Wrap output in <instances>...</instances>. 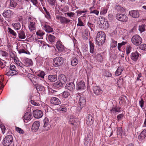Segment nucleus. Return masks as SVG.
<instances>
[{
	"instance_id": "ddd939ff",
	"label": "nucleus",
	"mask_w": 146,
	"mask_h": 146,
	"mask_svg": "<svg viewBox=\"0 0 146 146\" xmlns=\"http://www.w3.org/2000/svg\"><path fill=\"white\" fill-rule=\"evenodd\" d=\"M140 54L137 51L133 52L131 54V59L134 61H136Z\"/></svg>"
},
{
	"instance_id": "f704fd0d",
	"label": "nucleus",
	"mask_w": 146,
	"mask_h": 146,
	"mask_svg": "<svg viewBox=\"0 0 146 146\" xmlns=\"http://www.w3.org/2000/svg\"><path fill=\"white\" fill-rule=\"evenodd\" d=\"M12 26H13L14 29L17 30H19L21 28V26L20 23H17L12 24Z\"/></svg>"
},
{
	"instance_id": "13d9d810",
	"label": "nucleus",
	"mask_w": 146,
	"mask_h": 146,
	"mask_svg": "<svg viewBox=\"0 0 146 146\" xmlns=\"http://www.w3.org/2000/svg\"><path fill=\"white\" fill-rule=\"evenodd\" d=\"M139 48L141 50L146 51V44H143L140 45Z\"/></svg>"
},
{
	"instance_id": "6e6552de",
	"label": "nucleus",
	"mask_w": 146,
	"mask_h": 146,
	"mask_svg": "<svg viewBox=\"0 0 146 146\" xmlns=\"http://www.w3.org/2000/svg\"><path fill=\"white\" fill-rule=\"evenodd\" d=\"M115 17L117 19L122 22H127L128 18L125 14L121 13H118L116 14Z\"/></svg>"
},
{
	"instance_id": "49530a36",
	"label": "nucleus",
	"mask_w": 146,
	"mask_h": 146,
	"mask_svg": "<svg viewBox=\"0 0 146 146\" xmlns=\"http://www.w3.org/2000/svg\"><path fill=\"white\" fill-rule=\"evenodd\" d=\"M117 45V42L116 41L112 39L111 43V47L114 48L116 47Z\"/></svg>"
},
{
	"instance_id": "c03bdc74",
	"label": "nucleus",
	"mask_w": 146,
	"mask_h": 146,
	"mask_svg": "<svg viewBox=\"0 0 146 146\" xmlns=\"http://www.w3.org/2000/svg\"><path fill=\"white\" fill-rule=\"evenodd\" d=\"M85 140L87 142L90 141L91 142L92 140V135L91 134L89 133L86 137Z\"/></svg>"
},
{
	"instance_id": "8fccbe9b",
	"label": "nucleus",
	"mask_w": 146,
	"mask_h": 146,
	"mask_svg": "<svg viewBox=\"0 0 146 146\" xmlns=\"http://www.w3.org/2000/svg\"><path fill=\"white\" fill-rule=\"evenodd\" d=\"M36 34L37 36H40V38H42L43 37V35L44 34V33L40 31H39L36 32Z\"/></svg>"
},
{
	"instance_id": "b1692460",
	"label": "nucleus",
	"mask_w": 146,
	"mask_h": 146,
	"mask_svg": "<svg viewBox=\"0 0 146 146\" xmlns=\"http://www.w3.org/2000/svg\"><path fill=\"white\" fill-rule=\"evenodd\" d=\"M90 44V52L91 53L94 54L95 53V50L94 49V45L93 43H92L91 41H89Z\"/></svg>"
},
{
	"instance_id": "6e6d98bb",
	"label": "nucleus",
	"mask_w": 146,
	"mask_h": 146,
	"mask_svg": "<svg viewBox=\"0 0 146 146\" xmlns=\"http://www.w3.org/2000/svg\"><path fill=\"white\" fill-rule=\"evenodd\" d=\"M126 42H125L123 41L121 43H118L117 45V47L118 49L119 50H120V48L121 47V46L123 45H125Z\"/></svg>"
},
{
	"instance_id": "dca6fc26",
	"label": "nucleus",
	"mask_w": 146,
	"mask_h": 146,
	"mask_svg": "<svg viewBox=\"0 0 146 146\" xmlns=\"http://www.w3.org/2000/svg\"><path fill=\"white\" fill-rule=\"evenodd\" d=\"M93 90L94 93L96 95H99L102 93V91L99 86L93 87Z\"/></svg>"
},
{
	"instance_id": "6ab92c4d",
	"label": "nucleus",
	"mask_w": 146,
	"mask_h": 146,
	"mask_svg": "<svg viewBox=\"0 0 146 146\" xmlns=\"http://www.w3.org/2000/svg\"><path fill=\"white\" fill-rule=\"evenodd\" d=\"M65 88L70 91H72L75 89V86L73 82H70L66 84Z\"/></svg>"
},
{
	"instance_id": "c85d7f7f",
	"label": "nucleus",
	"mask_w": 146,
	"mask_h": 146,
	"mask_svg": "<svg viewBox=\"0 0 146 146\" xmlns=\"http://www.w3.org/2000/svg\"><path fill=\"white\" fill-rule=\"evenodd\" d=\"M43 27L45 31L47 32L50 33L53 31L52 28L48 25H45Z\"/></svg>"
},
{
	"instance_id": "4c0bfd02",
	"label": "nucleus",
	"mask_w": 146,
	"mask_h": 146,
	"mask_svg": "<svg viewBox=\"0 0 146 146\" xmlns=\"http://www.w3.org/2000/svg\"><path fill=\"white\" fill-rule=\"evenodd\" d=\"M127 99V97L125 96H122L121 97L119 100V103L123 105H125L126 103L125 100Z\"/></svg>"
},
{
	"instance_id": "aec40b11",
	"label": "nucleus",
	"mask_w": 146,
	"mask_h": 146,
	"mask_svg": "<svg viewBox=\"0 0 146 146\" xmlns=\"http://www.w3.org/2000/svg\"><path fill=\"white\" fill-rule=\"evenodd\" d=\"M60 82L62 84L65 83L67 80V78L64 74L60 75L58 78Z\"/></svg>"
},
{
	"instance_id": "a211bd4d",
	"label": "nucleus",
	"mask_w": 146,
	"mask_h": 146,
	"mask_svg": "<svg viewBox=\"0 0 146 146\" xmlns=\"http://www.w3.org/2000/svg\"><path fill=\"white\" fill-rule=\"evenodd\" d=\"M40 122L38 121H35L33 123L32 130L33 131H36L38 129L40 126Z\"/></svg>"
},
{
	"instance_id": "2f4dec72",
	"label": "nucleus",
	"mask_w": 146,
	"mask_h": 146,
	"mask_svg": "<svg viewBox=\"0 0 146 146\" xmlns=\"http://www.w3.org/2000/svg\"><path fill=\"white\" fill-rule=\"evenodd\" d=\"M64 14L66 17V15H67L71 19H73V18L74 17V16L75 15V13L72 12H68L65 13Z\"/></svg>"
},
{
	"instance_id": "f8f14e48",
	"label": "nucleus",
	"mask_w": 146,
	"mask_h": 146,
	"mask_svg": "<svg viewBox=\"0 0 146 146\" xmlns=\"http://www.w3.org/2000/svg\"><path fill=\"white\" fill-rule=\"evenodd\" d=\"M86 104L85 98L84 96H80L79 98V104L80 106V110Z\"/></svg>"
},
{
	"instance_id": "393cba45",
	"label": "nucleus",
	"mask_w": 146,
	"mask_h": 146,
	"mask_svg": "<svg viewBox=\"0 0 146 146\" xmlns=\"http://www.w3.org/2000/svg\"><path fill=\"white\" fill-rule=\"evenodd\" d=\"M104 22L103 23V24L104 28L105 29H107L109 27V24L108 21H105V19H103L101 21V23L102 24V22Z\"/></svg>"
},
{
	"instance_id": "39448f33",
	"label": "nucleus",
	"mask_w": 146,
	"mask_h": 146,
	"mask_svg": "<svg viewBox=\"0 0 146 146\" xmlns=\"http://www.w3.org/2000/svg\"><path fill=\"white\" fill-rule=\"evenodd\" d=\"M131 41L134 45H138L142 43V39L138 35H135L132 38Z\"/></svg>"
},
{
	"instance_id": "e2e57ef3",
	"label": "nucleus",
	"mask_w": 146,
	"mask_h": 146,
	"mask_svg": "<svg viewBox=\"0 0 146 146\" xmlns=\"http://www.w3.org/2000/svg\"><path fill=\"white\" fill-rule=\"evenodd\" d=\"M16 53L14 52H11L10 53V56L11 58H14L16 57Z\"/></svg>"
},
{
	"instance_id": "f3484780",
	"label": "nucleus",
	"mask_w": 146,
	"mask_h": 146,
	"mask_svg": "<svg viewBox=\"0 0 146 146\" xmlns=\"http://www.w3.org/2000/svg\"><path fill=\"white\" fill-rule=\"evenodd\" d=\"M56 48L60 52H62L64 50V47L60 41H58L56 44Z\"/></svg>"
},
{
	"instance_id": "4468645a",
	"label": "nucleus",
	"mask_w": 146,
	"mask_h": 146,
	"mask_svg": "<svg viewBox=\"0 0 146 146\" xmlns=\"http://www.w3.org/2000/svg\"><path fill=\"white\" fill-rule=\"evenodd\" d=\"M139 140L142 141L146 139V129H144L138 137Z\"/></svg>"
},
{
	"instance_id": "680f3d73",
	"label": "nucleus",
	"mask_w": 146,
	"mask_h": 146,
	"mask_svg": "<svg viewBox=\"0 0 146 146\" xmlns=\"http://www.w3.org/2000/svg\"><path fill=\"white\" fill-rule=\"evenodd\" d=\"M124 117V115L123 114H120L118 115L117 116V118L118 121L121 120Z\"/></svg>"
},
{
	"instance_id": "bf43d9fd",
	"label": "nucleus",
	"mask_w": 146,
	"mask_h": 146,
	"mask_svg": "<svg viewBox=\"0 0 146 146\" xmlns=\"http://www.w3.org/2000/svg\"><path fill=\"white\" fill-rule=\"evenodd\" d=\"M107 9H106L103 8L100 12V15H104L107 13Z\"/></svg>"
},
{
	"instance_id": "603ef678",
	"label": "nucleus",
	"mask_w": 146,
	"mask_h": 146,
	"mask_svg": "<svg viewBox=\"0 0 146 146\" xmlns=\"http://www.w3.org/2000/svg\"><path fill=\"white\" fill-rule=\"evenodd\" d=\"M139 30L140 33L145 31V28L144 25H142L139 26Z\"/></svg>"
},
{
	"instance_id": "4be33fe9",
	"label": "nucleus",
	"mask_w": 146,
	"mask_h": 146,
	"mask_svg": "<svg viewBox=\"0 0 146 146\" xmlns=\"http://www.w3.org/2000/svg\"><path fill=\"white\" fill-rule=\"evenodd\" d=\"M32 117V116L31 113L27 112L25 114L23 118L24 120H30Z\"/></svg>"
},
{
	"instance_id": "c756f323",
	"label": "nucleus",
	"mask_w": 146,
	"mask_h": 146,
	"mask_svg": "<svg viewBox=\"0 0 146 146\" xmlns=\"http://www.w3.org/2000/svg\"><path fill=\"white\" fill-rule=\"evenodd\" d=\"M36 88L38 92L40 91L42 93H43L45 91L44 87L43 86L39 84L37 85L36 86Z\"/></svg>"
},
{
	"instance_id": "1a4fd4ad",
	"label": "nucleus",
	"mask_w": 146,
	"mask_h": 146,
	"mask_svg": "<svg viewBox=\"0 0 146 146\" xmlns=\"http://www.w3.org/2000/svg\"><path fill=\"white\" fill-rule=\"evenodd\" d=\"M33 113L34 117L36 118H40L43 115L42 111L38 110L34 111Z\"/></svg>"
},
{
	"instance_id": "423d86ee",
	"label": "nucleus",
	"mask_w": 146,
	"mask_h": 146,
	"mask_svg": "<svg viewBox=\"0 0 146 146\" xmlns=\"http://www.w3.org/2000/svg\"><path fill=\"white\" fill-rule=\"evenodd\" d=\"M36 21V20L35 19H33L29 21L28 28L30 31H32L35 29Z\"/></svg>"
},
{
	"instance_id": "7c9ffc66",
	"label": "nucleus",
	"mask_w": 146,
	"mask_h": 146,
	"mask_svg": "<svg viewBox=\"0 0 146 146\" xmlns=\"http://www.w3.org/2000/svg\"><path fill=\"white\" fill-rule=\"evenodd\" d=\"M62 85L63 84L60 82H57L54 83L53 86L56 88H60L62 86Z\"/></svg>"
},
{
	"instance_id": "ea45409f",
	"label": "nucleus",
	"mask_w": 146,
	"mask_h": 146,
	"mask_svg": "<svg viewBox=\"0 0 146 146\" xmlns=\"http://www.w3.org/2000/svg\"><path fill=\"white\" fill-rule=\"evenodd\" d=\"M48 38L49 41L50 42H53L55 41V37L53 35H49Z\"/></svg>"
},
{
	"instance_id": "09e8293b",
	"label": "nucleus",
	"mask_w": 146,
	"mask_h": 146,
	"mask_svg": "<svg viewBox=\"0 0 146 146\" xmlns=\"http://www.w3.org/2000/svg\"><path fill=\"white\" fill-rule=\"evenodd\" d=\"M70 93L68 91H64L62 94L63 97L67 98L70 95Z\"/></svg>"
},
{
	"instance_id": "bb28decb",
	"label": "nucleus",
	"mask_w": 146,
	"mask_h": 146,
	"mask_svg": "<svg viewBox=\"0 0 146 146\" xmlns=\"http://www.w3.org/2000/svg\"><path fill=\"white\" fill-rule=\"evenodd\" d=\"M57 79V77L55 75H49L48 77V80L51 82H54Z\"/></svg>"
},
{
	"instance_id": "72a5a7b5",
	"label": "nucleus",
	"mask_w": 146,
	"mask_h": 146,
	"mask_svg": "<svg viewBox=\"0 0 146 146\" xmlns=\"http://www.w3.org/2000/svg\"><path fill=\"white\" fill-rule=\"evenodd\" d=\"M10 3L9 4V7L10 8H15L17 5V3L14 1V0H10Z\"/></svg>"
},
{
	"instance_id": "f03ea898",
	"label": "nucleus",
	"mask_w": 146,
	"mask_h": 146,
	"mask_svg": "<svg viewBox=\"0 0 146 146\" xmlns=\"http://www.w3.org/2000/svg\"><path fill=\"white\" fill-rule=\"evenodd\" d=\"M56 18L57 20L60 21L61 24H67L69 23L71 24L72 23V20L69 19L65 17H63L60 14L56 15Z\"/></svg>"
},
{
	"instance_id": "5701e85b",
	"label": "nucleus",
	"mask_w": 146,
	"mask_h": 146,
	"mask_svg": "<svg viewBox=\"0 0 146 146\" xmlns=\"http://www.w3.org/2000/svg\"><path fill=\"white\" fill-rule=\"evenodd\" d=\"M83 17H86L85 14H84L83 16H81L78 18V23L77 24L78 26L82 27L84 26V23L82 21V18Z\"/></svg>"
},
{
	"instance_id": "4d7b16f0",
	"label": "nucleus",
	"mask_w": 146,
	"mask_h": 146,
	"mask_svg": "<svg viewBox=\"0 0 146 146\" xmlns=\"http://www.w3.org/2000/svg\"><path fill=\"white\" fill-rule=\"evenodd\" d=\"M45 75L44 72L42 71H40V72L37 74V76L41 78H43Z\"/></svg>"
},
{
	"instance_id": "37998d69",
	"label": "nucleus",
	"mask_w": 146,
	"mask_h": 146,
	"mask_svg": "<svg viewBox=\"0 0 146 146\" xmlns=\"http://www.w3.org/2000/svg\"><path fill=\"white\" fill-rule=\"evenodd\" d=\"M115 9L118 12H123L124 11V9L119 5H116L115 6Z\"/></svg>"
},
{
	"instance_id": "de8ad7c7",
	"label": "nucleus",
	"mask_w": 146,
	"mask_h": 146,
	"mask_svg": "<svg viewBox=\"0 0 146 146\" xmlns=\"http://www.w3.org/2000/svg\"><path fill=\"white\" fill-rule=\"evenodd\" d=\"M58 110L59 111L66 112V107L64 106H61L58 108Z\"/></svg>"
},
{
	"instance_id": "5fc2aeb1",
	"label": "nucleus",
	"mask_w": 146,
	"mask_h": 146,
	"mask_svg": "<svg viewBox=\"0 0 146 146\" xmlns=\"http://www.w3.org/2000/svg\"><path fill=\"white\" fill-rule=\"evenodd\" d=\"M132 47L130 46H127L126 48V53L127 54H129L131 50Z\"/></svg>"
},
{
	"instance_id": "9b49d317",
	"label": "nucleus",
	"mask_w": 146,
	"mask_h": 146,
	"mask_svg": "<svg viewBox=\"0 0 146 146\" xmlns=\"http://www.w3.org/2000/svg\"><path fill=\"white\" fill-rule=\"evenodd\" d=\"M50 102L52 104L55 105H59L61 103V101L58 98L53 97H51Z\"/></svg>"
},
{
	"instance_id": "79ce46f5",
	"label": "nucleus",
	"mask_w": 146,
	"mask_h": 146,
	"mask_svg": "<svg viewBox=\"0 0 146 146\" xmlns=\"http://www.w3.org/2000/svg\"><path fill=\"white\" fill-rule=\"evenodd\" d=\"M37 78H38L37 77H34L31 80L33 84L35 86H36L37 85H38V84H37L38 82Z\"/></svg>"
},
{
	"instance_id": "58836bf2",
	"label": "nucleus",
	"mask_w": 146,
	"mask_h": 146,
	"mask_svg": "<svg viewBox=\"0 0 146 146\" xmlns=\"http://www.w3.org/2000/svg\"><path fill=\"white\" fill-rule=\"evenodd\" d=\"M78 63V60L76 58H73L72 59L71 64L73 66H76Z\"/></svg>"
},
{
	"instance_id": "2eb2a0df",
	"label": "nucleus",
	"mask_w": 146,
	"mask_h": 146,
	"mask_svg": "<svg viewBox=\"0 0 146 146\" xmlns=\"http://www.w3.org/2000/svg\"><path fill=\"white\" fill-rule=\"evenodd\" d=\"M85 88V84L83 81H81L77 84L76 88L78 90H84Z\"/></svg>"
},
{
	"instance_id": "69168bd1",
	"label": "nucleus",
	"mask_w": 146,
	"mask_h": 146,
	"mask_svg": "<svg viewBox=\"0 0 146 146\" xmlns=\"http://www.w3.org/2000/svg\"><path fill=\"white\" fill-rule=\"evenodd\" d=\"M75 119L74 118H70V123L72 125H74L75 124Z\"/></svg>"
},
{
	"instance_id": "3c124183",
	"label": "nucleus",
	"mask_w": 146,
	"mask_h": 146,
	"mask_svg": "<svg viewBox=\"0 0 146 146\" xmlns=\"http://www.w3.org/2000/svg\"><path fill=\"white\" fill-rule=\"evenodd\" d=\"M117 134L118 135H121L123 134V132L122 131L121 127H118L117 130Z\"/></svg>"
},
{
	"instance_id": "774afa93",
	"label": "nucleus",
	"mask_w": 146,
	"mask_h": 146,
	"mask_svg": "<svg viewBox=\"0 0 146 146\" xmlns=\"http://www.w3.org/2000/svg\"><path fill=\"white\" fill-rule=\"evenodd\" d=\"M105 76L107 77H110L111 76L112 74L109 72L106 71L105 73Z\"/></svg>"
},
{
	"instance_id": "473e14b6",
	"label": "nucleus",
	"mask_w": 146,
	"mask_h": 146,
	"mask_svg": "<svg viewBox=\"0 0 146 146\" xmlns=\"http://www.w3.org/2000/svg\"><path fill=\"white\" fill-rule=\"evenodd\" d=\"M123 68L122 67H119L115 72V75L117 76L120 75L121 74V73L123 71Z\"/></svg>"
},
{
	"instance_id": "864d4df0",
	"label": "nucleus",
	"mask_w": 146,
	"mask_h": 146,
	"mask_svg": "<svg viewBox=\"0 0 146 146\" xmlns=\"http://www.w3.org/2000/svg\"><path fill=\"white\" fill-rule=\"evenodd\" d=\"M49 4L51 6H54L56 3V0H48Z\"/></svg>"
},
{
	"instance_id": "cd10ccee",
	"label": "nucleus",
	"mask_w": 146,
	"mask_h": 146,
	"mask_svg": "<svg viewBox=\"0 0 146 146\" xmlns=\"http://www.w3.org/2000/svg\"><path fill=\"white\" fill-rule=\"evenodd\" d=\"M19 37L21 39H24L26 37V36L24 31L21 30L18 32Z\"/></svg>"
},
{
	"instance_id": "052dcab7",
	"label": "nucleus",
	"mask_w": 146,
	"mask_h": 146,
	"mask_svg": "<svg viewBox=\"0 0 146 146\" xmlns=\"http://www.w3.org/2000/svg\"><path fill=\"white\" fill-rule=\"evenodd\" d=\"M18 52L19 54H21V53H25L26 54H28V52H27V51H25V50H24L23 49H19L18 50ZM28 53H29V52H28Z\"/></svg>"
},
{
	"instance_id": "338daca9",
	"label": "nucleus",
	"mask_w": 146,
	"mask_h": 146,
	"mask_svg": "<svg viewBox=\"0 0 146 146\" xmlns=\"http://www.w3.org/2000/svg\"><path fill=\"white\" fill-rule=\"evenodd\" d=\"M97 60L100 62L102 61L103 60L102 57L100 54H98L97 55Z\"/></svg>"
},
{
	"instance_id": "a18cd8bd",
	"label": "nucleus",
	"mask_w": 146,
	"mask_h": 146,
	"mask_svg": "<svg viewBox=\"0 0 146 146\" xmlns=\"http://www.w3.org/2000/svg\"><path fill=\"white\" fill-rule=\"evenodd\" d=\"M86 121L87 122L90 123L89 124H91L92 123L93 121V118L91 115H89L88 118L86 120Z\"/></svg>"
},
{
	"instance_id": "9d476101",
	"label": "nucleus",
	"mask_w": 146,
	"mask_h": 146,
	"mask_svg": "<svg viewBox=\"0 0 146 146\" xmlns=\"http://www.w3.org/2000/svg\"><path fill=\"white\" fill-rule=\"evenodd\" d=\"M129 14L131 16L134 18H138L139 16V13L138 10L129 11Z\"/></svg>"
},
{
	"instance_id": "7ed1b4c3",
	"label": "nucleus",
	"mask_w": 146,
	"mask_h": 146,
	"mask_svg": "<svg viewBox=\"0 0 146 146\" xmlns=\"http://www.w3.org/2000/svg\"><path fill=\"white\" fill-rule=\"evenodd\" d=\"M64 62V58L62 57L57 56L53 60V65L56 67H58L63 64Z\"/></svg>"
},
{
	"instance_id": "20e7f679",
	"label": "nucleus",
	"mask_w": 146,
	"mask_h": 146,
	"mask_svg": "<svg viewBox=\"0 0 146 146\" xmlns=\"http://www.w3.org/2000/svg\"><path fill=\"white\" fill-rule=\"evenodd\" d=\"M13 141V137L12 135H7L3 140V143L4 146H9Z\"/></svg>"
},
{
	"instance_id": "e433bc0d",
	"label": "nucleus",
	"mask_w": 146,
	"mask_h": 146,
	"mask_svg": "<svg viewBox=\"0 0 146 146\" xmlns=\"http://www.w3.org/2000/svg\"><path fill=\"white\" fill-rule=\"evenodd\" d=\"M8 31L13 36V38H15L17 35L16 33L10 28H8Z\"/></svg>"
},
{
	"instance_id": "f257e3e1",
	"label": "nucleus",
	"mask_w": 146,
	"mask_h": 146,
	"mask_svg": "<svg viewBox=\"0 0 146 146\" xmlns=\"http://www.w3.org/2000/svg\"><path fill=\"white\" fill-rule=\"evenodd\" d=\"M105 40L106 35L102 31L99 32L96 38L97 44L99 46L102 45L104 43Z\"/></svg>"
},
{
	"instance_id": "a878e982",
	"label": "nucleus",
	"mask_w": 146,
	"mask_h": 146,
	"mask_svg": "<svg viewBox=\"0 0 146 146\" xmlns=\"http://www.w3.org/2000/svg\"><path fill=\"white\" fill-rule=\"evenodd\" d=\"M24 63L26 66H29L32 65V60L29 58H26L24 60Z\"/></svg>"
},
{
	"instance_id": "412c9836",
	"label": "nucleus",
	"mask_w": 146,
	"mask_h": 146,
	"mask_svg": "<svg viewBox=\"0 0 146 146\" xmlns=\"http://www.w3.org/2000/svg\"><path fill=\"white\" fill-rule=\"evenodd\" d=\"M13 15V13L10 10L5 11L3 13V15L4 17L9 18Z\"/></svg>"
},
{
	"instance_id": "a19ab883",
	"label": "nucleus",
	"mask_w": 146,
	"mask_h": 146,
	"mask_svg": "<svg viewBox=\"0 0 146 146\" xmlns=\"http://www.w3.org/2000/svg\"><path fill=\"white\" fill-rule=\"evenodd\" d=\"M51 125L50 124L44 123L43 126V130L46 131L49 130L50 128Z\"/></svg>"
},
{
	"instance_id": "c9c22d12",
	"label": "nucleus",
	"mask_w": 146,
	"mask_h": 146,
	"mask_svg": "<svg viewBox=\"0 0 146 146\" xmlns=\"http://www.w3.org/2000/svg\"><path fill=\"white\" fill-rule=\"evenodd\" d=\"M121 108L119 107H115L113 108L111 110V112L113 113H115L116 112H121Z\"/></svg>"
},
{
	"instance_id": "0eeeda50",
	"label": "nucleus",
	"mask_w": 146,
	"mask_h": 146,
	"mask_svg": "<svg viewBox=\"0 0 146 146\" xmlns=\"http://www.w3.org/2000/svg\"><path fill=\"white\" fill-rule=\"evenodd\" d=\"M18 72L16 70L15 66L12 64L10 67V70L7 72L6 75L8 76H14L18 74Z\"/></svg>"
},
{
	"instance_id": "0e129e2a",
	"label": "nucleus",
	"mask_w": 146,
	"mask_h": 146,
	"mask_svg": "<svg viewBox=\"0 0 146 146\" xmlns=\"http://www.w3.org/2000/svg\"><path fill=\"white\" fill-rule=\"evenodd\" d=\"M86 11H81V10H79L77 11L76 13L78 15H81L82 13H86Z\"/></svg>"
}]
</instances>
